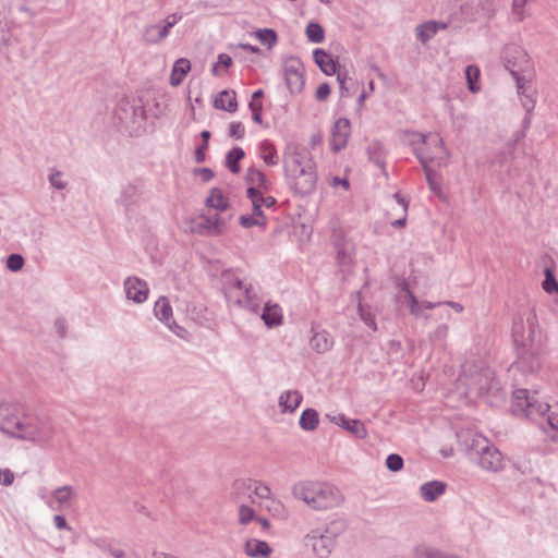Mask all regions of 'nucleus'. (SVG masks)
<instances>
[{
	"label": "nucleus",
	"mask_w": 558,
	"mask_h": 558,
	"mask_svg": "<svg viewBox=\"0 0 558 558\" xmlns=\"http://www.w3.org/2000/svg\"><path fill=\"white\" fill-rule=\"evenodd\" d=\"M260 318L268 328L280 326L283 322L281 306L277 303H272L271 301L266 302Z\"/></svg>",
	"instance_id": "obj_26"
},
{
	"label": "nucleus",
	"mask_w": 558,
	"mask_h": 558,
	"mask_svg": "<svg viewBox=\"0 0 558 558\" xmlns=\"http://www.w3.org/2000/svg\"><path fill=\"white\" fill-rule=\"evenodd\" d=\"M402 289L407 292V296H408V300H409L410 311H411V313L413 315H416V316L420 315L421 307L433 310V308H436L439 305H442L441 302L433 303V302L425 301V302L418 303V301L416 300L414 294L409 290L408 283H405V282L402 283Z\"/></svg>",
	"instance_id": "obj_36"
},
{
	"label": "nucleus",
	"mask_w": 558,
	"mask_h": 558,
	"mask_svg": "<svg viewBox=\"0 0 558 558\" xmlns=\"http://www.w3.org/2000/svg\"><path fill=\"white\" fill-rule=\"evenodd\" d=\"M543 289L547 293L558 292V281L556 280L553 270L549 268L545 269V279L543 281Z\"/></svg>",
	"instance_id": "obj_47"
},
{
	"label": "nucleus",
	"mask_w": 558,
	"mask_h": 558,
	"mask_svg": "<svg viewBox=\"0 0 558 558\" xmlns=\"http://www.w3.org/2000/svg\"><path fill=\"white\" fill-rule=\"evenodd\" d=\"M222 290L227 301L240 308L246 310L253 314H258L262 298L258 289L253 283L245 282L234 276L231 270L222 274Z\"/></svg>",
	"instance_id": "obj_3"
},
{
	"label": "nucleus",
	"mask_w": 558,
	"mask_h": 558,
	"mask_svg": "<svg viewBox=\"0 0 558 558\" xmlns=\"http://www.w3.org/2000/svg\"><path fill=\"white\" fill-rule=\"evenodd\" d=\"M319 423L318 412L315 409H305L300 416V427L303 430L312 432L315 430Z\"/></svg>",
	"instance_id": "obj_38"
},
{
	"label": "nucleus",
	"mask_w": 558,
	"mask_h": 558,
	"mask_svg": "<svg viewBox=\"0 0 558 558\" xmlns=\"http://www.w3.org/2000/svg\"><path fill=\"white\" fill-rule=\"evenodd\" d=\"M195 173L198 174L204 182H209L214 178V171L209 168L195 169Z\"/></svg>",
	"instance_id": "obj_63"
},
{
	"label": "nucleus",
	"mask_w": 558,
	"mask_h": 558,
	"mask_svg": "<svg viewBox=\"0 0 558 558\" xmlns=\"http://www.w3.org/2000/svg\"><path fill=\"white\" fill-rule=\"evenodd\" d=\"M449 333V327L446 324H440L436 329L429 333V339L433 342L444 341Z\"/></svg>",
	"instance_id": "obj_52"
},
{
	"label": "nucleus",
	"mask_w": 558,
	"mask_h": 558,
	"mask_svg": "<svg viewBox=\"0 0 558 558\" xmlns=\"http://www.w3.org/2000/svg\"><path fill=\"white\" fill-rule=\"evenodd\" d=\"M14 481V473L9 469L0 470V483L4 486H9Z\"/></svg>",
	"instance_id": "obj_59"
},
{
	"label": "nucleus",
	"mask_w": 558,
	"mask_h": 558,
	"mask_svg": "<svg viewBox=\"0 0 558 558\" xmlns=\"http://www.w3.org/2000/svg\"><path fill=\"white\" fill-rule=\"evenodd\" d=\"M259 205L266 208L275 207L277 204V201L272 196H264L263 193L258 196Z\"/></svg>",
	"instance_id": "obj_64"
},
{
	"label": "nucleus",
	"mask_w": 558,
	"mask_h": 558,
	"mask_svg": "<svg viewBox=\"0 0 558 558\" xmlns=\"http://www.w3.org/2000/svg\"><path fill=\"white\" fill-rule=\"evenodd\" d=\"M270 488L267 485L252 480H236L232 485V498L240 502L244 497L252 498L256 496L259 499H267L270 497Z\"/></svg>",
	"instance_id": "obj_15"
},
{
	"label": "nucleus",
	"mask_w": 558,
	"mask_h": 558,
	"mask_svg": "<svg viewBox=\"0 0 558 558\" xmlns=\"http://www.w3.org/2000/svg\"><path fill=\"white\" fill-rule=\"evenodd\" d=\"M293 496L303 500L314 510H328L339 507L343 497L340 490L331 484L304 481L295 484Z\"/></svg>",
	"instance_id": "obj_2"
},
{
	"label": "nucleus",
	"mask_w": 558,
	"mask_h": 558,
	"mask_svg": "<svg viewBox=\"0 0 558 558\" xmlns=\"http://www.w3.org/2000/svg\"><path fill=\"white\" fill-rule=\"evenodd\" d=\"M420 138L423 143L426 142L435 145L440 151V155L424 154L423 151L415 149V156L425 171L427 183L429 187L436 192L439 189L437 173L430 169L428 163L434 162L437 167L447 166L450 159V151L445 146L444 140L438 134L420 135Z\"/></svg>",
	"instance_id": "obj_5"
},
{
	"label": "nucleus",
	"mask_w": 558,
	"mask_h": 558,
	"mask_svg": "<svg viewBox=\"0 0 558 558\" xmlns=\"http://www.w3.org/2000/svg\"><path fill=\"white\" fill-rule=\"evenodd\" d=\"M245 153L241 147H233L227 153L226 167L232 172L238 173L240 171V161L244 158Z\"/></svg>",
	"instance_id": "obj_39"
},
{
	"label": "nucleus",
	"mask_w": 558,
	"mask_h": 558,
	"mask_svg": "<svg viewBox=\"0 0 558 558\" xmlns=\"http://www.w3.org/2000/svg\"><path fill=\"white\" fill-rule=\"evenodd\" d=\"M420 135H421L420 133H418V134H416V137H417L418 142H420L424 147H423V148L415 147V148H414V150H415V149H418V150L423 151L424 154H437V155H440L439 149H438L435 145H433V144H428V143H426V142H425V143H423V142L421 141V138H420Z\"/></svg>",
	"instance_id": "obj_60"
},
{
	"label": "nucleus",
	"mask_w": 558,
	"mask_h": 558,
	"mask_svg": "<svg viewBox=\"0 0 558 558\" xmlns=\"http://www.w3.org/2000/svg\"><path fill=\"white\" fill-rule=\"evenodd\" d=\"M245 181L250 185L257 186L258 189H260V191L268 192L270 190V182L266 178L265 173L258 169L250 168L246 172Z\"/></svg>",
	"instance_id": "obj_35"
},
{
	"label": "nucleus",
	"mask_w": 558,
	"mask_h": 558,
	"mask_svg": "<svg viewBox=\"0 0 558 558\" xmlns=\"http://www.w3.org/2000/svg\"><path fill=\"white\" fill-rule=\"evenodd\" d=\"M206 205L219 211H225L229 207V201L218 187H213L209 196L206 198Z\"/></svg>",
	"instance_id": "obj_37"
},
{
	"label": "nucleus",
	"mask_w": 558,
	"mask_h": 558,
	"mask_svg": "<svg viewBox=\"0 0 558 558\" xmlns=\"http://www.w3.org/2000/svg\"><path fill=\"white\" fill-rule=\"evenodd\" d=\"M511 75L514 77L517 83L518 95L521 104L527 113H532L535 107L534 90L532 86H527L524 77L518 74L517 70H511Z\"/></svg>",
	"instance_id": "obj_23"
},
{
	"label": "nucleus",
	"mask_w": 558,
	"mask_h": 558,
	"mask_svg": "<svg viewBox=\"0 0 558 558\" xmlns=\"http://www.w3.org/2000/svg\"><path fill=\"white\" fill-rule=\"evenodd\" d=\"M271 551L266 542L256 538H250L244 544V553L250 558H268Z\"/></svg>",
	"instance_id": "obj_29"
},
{
	"label": "nucleus",
	"mask_w": 558,
	"mask_h": 558,
	"mask_svg": "<svg viewBox=\"0 0 558 558\" xmlns=\"http://www.w3.org/2000/svg\"><path fill=\"white\" fill-rule=\"evenodd\" d=\"M347 530V522L337 518L326 524L325 527L311 530L304 536V544L311 547L318 558H328L336 547L337 538Z\"/></svg>",
	"instance_id": "obj_4"
},
{
	"label": "nucleus",
	"mask_w": 558,
	"mask_h": 558,
	"mask_svg": "<svg viewBox=\"0 0 558 558\" xmlns=\"http://www.w3.org/2000/svg\"><path fill=\"white\" fill-rule=\"evenodd\" d=\"M445 492L446 484L440 481L426 482L420 487L421 497L427 502L435 501L438 497L444 495Z\"/></svg>",
	"instance_id": "obj_32"
},
{
	"label": "nucleus",
	"mask_w": 558,
	"mask_h": 558,
	"mask_svg": "<svg viewBox=\"0 0 558 558\" xmlns=\"http://www.w3.org/2000/svg\"><path fill=\"white\" fill-rule=\"evenodd\" d=\"M240 225L243 228H252L254 226H265V220H260L253 216L242 215L239 219Z\"/></svg>",
	"instance_id": "obj_53"
},
{
	"label": "nucleus",
	"mask_w": 558,
	"mask_h": 558,
	"mask_svg": "<svg viewBox=\"0 0 558 558\" xmlns=\"http://www.w3.org/2000/svg\"><path fill=\"white\" fill-rule=\"evenodd\" d=\"M255 36L263 45H266L268 48L274 47L278 39L277 33L271 28L258 29L256 31Z\"/></svg>",
	"instance_id": "obj_46"
},
{
	"label": "nucleus",
	"mask_w": 558,
	"mask_h": 558,
	"mask_svg": "<svg viewBox=\"0 0 558 558\" xmlns=\"http://www.w3.org/2000/svg\"><path fill=\"white\" fill-rule=\"evenodd\" d=\"M517 348V360L510 369H518L523 373L533 374L541 368L538 348L535 343L532 345H519Z\"/></svg>",
	"instance_id": "obj_14"
},
{
	"label": "nucleus",
	"mask_w": 558,
	"mask_h": 558,
	"mask_svg": "<svg viewBox=\"0 0 558 558\" xmlns=\"http://www.w3.org/2000/svg\"><path fill=\"white\" fill-rule=\"evenodd\" d=\"M23 415H26V413L22 404L15 402L1 403L0 430L19 439V432L21 430L22 423L24 421Z\"/></svg>",
	"instance_id": "obj_9"
},
{
	"label": "nucleus",
	"mask_w": 558,
	"mask_h": 558,
	"mask_svg": "<svg viewBox=\"0 0 558 558\" xmlns=\"http://www.w3.org/2000/svg\"><path fill=\"white\" fill-rule=\"evenodd\" d=\"M305 34L311 43L319 44L325 38V31L319 23L311 22L307 24Z\"/></svg>",
	"instance_id": "obj_44"
},
{
	"label": "nucleus",
	"mask_w": 558,
	"mask_h": 558,
	"mask_svg": "<svg viewBox=\"0 0 558 558\" xmlns=\"http://www.w3.org/2000/svg\"><path fill=\"white\" fill-rule=\"evenodd\" d=\"M23 417L24 421L19 432V439L36 444H46L52 439L54 426L51 417L44 414H26Z\"/></svg>",
	"instance_id": "obj_6"
},
{
	"label": "nucleus",
	"mask_w": 558,
	"mask_h": 558,
	"mask_svg": "<svg viewBox=\"0 0 558 558\" xmlns=\"http://www.w3.org/2000/svg\"><path fill=\"white\" fill-rule=\"evenodd\" d=\"M124 291L129 300L135 303H143L147 300L149 289L145 280L138 277H128L124 280Z\"/></svg>",
	"instance_id": "obj_21"
},
{
	"label": "nucleus",
	"mask_w": 558,
	"mask_h": 558,
	"mask_svg": "<svg viewBox=\"0 0 558 558\" xmlns=\"http://www.w3.org/2000/svg\"><path fill=\"white\" fill-rule=\"evenodd\" d=\"M489 440L480 435L469 433L463 439L465 450L472 458H477L485 448H487Z\"/></svg>",
	"instance_id": "obj_28"
},
{
	"label": "nucleus",
	"mask_w": 558,
	"mask_h": 558,
	"mask_svg": "<svg viewBox=\"0 0 558 558\" xmlns=\"http://www.w3.org/2000/svg\"><path fill=\"white\" fill-rule=\"evenodd\" d=\"M416 37L422 44H426L436 34V21H427L416 26Z\"/></svg>",
	"instance_id": "obj_40"
},
{
	"label": "nucleus",
	"mask_w": 558,
	"mask_h": 558,
	"mask_svg": "<svg viewBox=\"0 0 558 558\" xmlns=\"http://www.w3.org/2000/svg\"><path fill=\"white\" fill-rule=\"evenodd\" d=\"M328 417L332 423L341 426L356 438L363 439L367 436V429L360 420L348 418L344 414L328 415Z\"/></svg>",
	"instance_id": "obj_24"
},
{
	"label": "nucleus",
	"mask_w": 558,
	"mask_h": 558,
	"mask_svg": "<svg viewBox=\"0 0 558 558\" xmlns=\"http://www.w3.org/2000/svg\"><path fill=\"white\" fill-rule=\"evenodd\" d=\"M329 95H330V86H329V84L322 83L317 87V89H316L315 98L318 101H324V100H326L328 98Z\"/></svg>",
	"instance_id": "obj_58"
},
{
	"label": "nucleus",
	"mask_w": 558,
	"mask_h": 558,
	"mask_svg": "<svg viewBox=\"0 0 558 558\" xmlns=\"http://www.w3.org/2000/svg\"><path fill=\"white\" fill-rule=\"evenodd\" d=\"M313 336L310 340L311 348L317 353H325L333 345V338L324 329L317 330L312 328Z\"/></svg>",
	"instance_id": "obj_27"
},
{
	"label": "nucleus",
	"mask_w": 558,
	"mask_h": 558,
	"mask_svg": "<svg viewBox=\"0 0 558 558\" xmlns=\"http://www.w3.org/2000/svg\"><path fill=\"white\" fill-rule=\"evenodd\" d=\"M294 192L300 195H308L314 192L317 182L315 167L287 175Z\"/></svg>",
	"instance_id": "obj_17"
},
{
	"label": "nucleus",
	"mask_w": 558,
	"mask_h": 558,
	"mask_svg": "<svg viewBox=\"0 0 558 558\" xmlns=\"http://www.w3.org/2000/svg\"><path fill=\"white\" fill-rule=\"evenodd\" d=\"M248 107L252 111V119L256 123H262V110L263 106L260 101H251Z\"/></svg>",
	"instance_id": "obj_54"
},
{
	"label": "nucleus",
	"mask_w": 558,
	"mask_h": 558,
	"mask_svg": "<svg viewBox=\"0 0 558 558\" xmlns=\"http://www.w3.org/2000/svg\"><path fill=\"white\" fill-rule=\"evenodd\" d=\"M359 314H360L361 319L369 328H372L373 330H376L377 327H376L374 317L372 316V314L369 312L365 311V308L361 304L359 305Z\"/></svg>",
	"instance_id": "obj_55"
},
{
	"label": "nucleus",
	"mask_w": 558,
	"mask_h": 558,
	"mask_svg": "<svg viewBox=\"0 0 558 558\" xmlns=\"http://www.w3.org/2000/svg\"><path fill=\"white\" fill-rule=\"evenodd\" d=\"M48 181L57 190H64L68 186V182L62 180V172L57 169L51 170Z\"/></svg>",
	"instance_id": "obj_50"
},
{
	"label": "nucleus",
	"mask_w": 558,
	"mask_h": 558,
	"mask_svg": "<svg viewBox=\"0 0 558 558\" xmlns=\"http://www.w3.org/2000/svg\"><path fill=\"white\" fill-rule=\"evenodd\" d=\"M550 405L546 402H539L530 397L526 389H517L513 392L511 410L514 415L525 416L527 418H534L543 416L549 412Z\"/></svg>",
	"instance_id": "obj_8"
},
{
	"label": "nucleus",
	"mask_w": 558,
	"mask_h": 558,
	"mask_svg": "<svg viewBox=\"0 0 558 558\" xmlns=\"http://www.w3.org/2000/svg\"><path fill=\"white\" fill-rule=\"evenodd\" d=\"M182 16L178 13L169 14L165 20L157 24H149L143 28L142 41L145 45H157L165 40L170 29L181 21Z\"/></svg>",
	"instance_id": "obj_12"
},
{
	"label": "nucleus",
	"mask_w": 558,
	"mask_h": 558,
	"mask_svg": "<svg viewBox=\"0 0 558 558\" xmlns=\"http://www.w3.org/2000/svg\"><path fill=\"white\" fill-rule=\"evenodd\" d=\"M335 248L340 264L347 265L351 262V254L348 252L344 243H342L340 240H336Z\"/></svg>",
	"instance_id": "obj_48"
},
{
	"label": "nucleus",
	"mask_w": 558,
	"mask_h": 558,
	"mask_svg": "<svg viewBox=\"0 0 558 558\" xmlns=\"http://www.w3.org/2000/svg\"><path fill=\"white\" fill-rule=\"evenodd\" d=\"M337 81L339 83V89H340L341 96H349V89L345 86L347 74L338 71Z\"/></svg>",
	"instance_id": "obj_61"
},
{
	"label": "nucleus",
	"mask_w": 558,
	"mask_h": 558,
	"mask_svg": "<svg viewBox=\"0 0 558 558\" xmlns=\"http://www.w3.org/2000/svg\"><path fill=\"white\" fill-rule=\"evenodd\" d=\"M476 459L478 465L488 472H498L504 469L502 453L490 441L487 448H485Z\"/></svg>",
	"instance_id": "obj_18"
},
{
	"label": "nucleus",
	"mask_w": 558,
	"mask_h": 558,
	"mask_svg": "<svg viewBox=\"0 0 558 558\" xmlns=\"http://www.w3.org/2000/svg\"><path fill=\"white\" fill-rule=\"evenodd\" d=\"M458 384L465 389V393L470 397H497L501 392L494 371L476 361L468 360L462 364Z\"/></svg>",
	"instance_id": "obj_1"
},
{
	"label": "nucleus",
	"mask_w": 558,
	"mask_h": 558,
	"mask_svg": "<svg viewBox=\"0 0 558 558\" xmlns=\"http://www.w3.org/2000/svg\"><path fill=\"white\" fill-rule=\"evenodd\" d=\"M413 556L414 558H448L449 555L434 547L421 544L413 548Z\"/></svg>",
	"instance_id": "obj_41"
},
{
	"label": "nucleus",
	"mask_w": 558,
	"mask_h": 558,
	"mask_svg": "<svg viewBox=\"0 0 558 558\" xmlns=\"http://www.w3.org/2000/svg\"><path fill=\"white\" fill-rule=\"evenodd\" d=\"M155 316L163 323L173 333L180 338H185L187 331L179 326L172 318V307L166 296H160L154 305Z\"/></svg>",
	"instance_id": "obj_16"
},
{
	"label": "nucleus",
	"mask_w": 558,
	"mask_h": 558,
	"mask_svg": "<svg viewBox=\"0 0 558 558\" xmlns=\"http://www.w3.org/2000/svg\"><path fill=\"white\" fill-rule=\"evenodd\" d=\"M190 70L191 63L187 59H178L172 66L170 84L172 86H179L183 82L184 77L186 76Z\"/></svg>",
	"instance_id": "obj_34"
},
{
	"label": "nucleus",
	"mask_w": 558,
	"mask_h": 558,
	"mask_svg": "<svg viewBox=\"0 0 558 558\" xmlns=\"http://www.w3.org/2000/svg\"><path fill=\"white\" fill-rule=\"evenodd\" d=\"M245 129L241 122H232L229 125V135L235 138H242L244 136Z\"/></svg>",
	"instance_id": "obj_57"
},
{
	"label": "nucleus",
	"mask_w": 558,
	"mask_h": 558,
	"mask_svg": "<svg viewBox=\"0 0 558 558\" xmlns=\"http://www.w3.org/2000/svg\"><path fill=\"white\" fill-rule=\"evenodd\" d=\"M198 220L196 226L198 233L217 236L223 232L225 220L219 215L213 217L201 215Z\"/></svg>",
	"instance_id": "obj_22"
},
{
	"label": "nucleus",
	"mask_w": 558,
	"mask_h": 558,
	"mask_svg": "<svg viewBox=\"0 0 558 558\" xmlns=\"http://www.w3.org/2000/svg\"><path fill=\"white\" fill-rule=\"evenodd\" d=\"M255 510L245 504H240L238 509V522L240 525H247L256 520Z\"/></svg>",
	"instance_id": "obj_45"
},
{
	"label": "nucleus",
	"mask_w": 558,
	"mask_h": 558,
	"mask_svg": "<svg viewBox=\"0 0 558 558\" xmlns=\"http://www.w3.org/2000/svg\"><path fill=\"white\" fill-rule=\"evenodd\" d=\"M24 266V258L21 254H11L7 258V268L11 271H19Z\"/></svg>",
	"instance_id": "obj_51"
},
{
	"label": "nucleus",
	"mask_w": 558,
	"mask_h": 558,
	"mask_svg": "<svg viewBox=\"0 0 558 558\" xmlns=\"http://www.w3.org/2000/svg\"><path fill=\"white\" fill-rule=\"evenodd\" d=\"M537 319L533 311L526 310L515 316L512 325V338L515 347L535 343Z\"/></svg>",
	"instance_id": "obj_7"
},
{
	"label": "nucleus",
	"mask_w": 558,
	"mask_h": 558,
	"mask_svg": "<svg viewBox=\"0 0 558 558\" xmlns=\"http://www.w3.org/2000/svg\"><path fill=\"white\" fill-rule=\"evenodd\" d=\"M214 106L228 112H234L238 108L235 93L233 90H222L215 98Z\"/></svg>",
	"instance_id": "obj_33"
},
{
	"label": "nucleus",
	"mask_w": 558,
	"mask_h": 558,
	"mask_svg": "<svg viewBox=\"0 0 558 558\" xmlns=\"http://www.w3.org/2000/svg\"><path fill=\"white\" fill-rule=\"evenodd\" d=\"M283 75L291 94H300L305 85V69L303 62L293 56L283 62Z\"/></svg>",
	"instance_id": "obj_13"
},
{
	"label": "nucleus",
	"mask_w": 558,
	"mask_h": 558,
	"mask_svg": "<svg viewBox=\"0 0 558 558\" xmlns=\"http://www.w3.org/2000/svg\"><path fill=\"white\" fill-rule=\"evenodd\" d=\"M259 151L262 159L268 166H276L278 163L277 149L269 141H264L259 144Z\"/></svg>",
	"instance_id": "obj_42"
},
{
	"label": "nucleus",
	"mask_w": 558,
	"mask_h": 558,
	"mask_svg": "<svg viewBox=\"0 0 558 558\" xmlns=\"http://www.w3.org/2000/svg\"><path fill=\"white\" fill-rule=\"evenodd\" d=\"M282 163L286 177L315 167L310 151L298 145L286 148Z\"/></svg>",
	"instance_id": "obj_10"
},
{
	"label": "nucleus",
	"mask_w": 558,
	"mask_h": 558,
	"mask_svg": "<svg viewBox=\"0 0 558 558\" xmlns=\"http://www.w3.org/2000/svg\"><path fill=\"white\" fill-rule=\"evenodd\" d=\"M54 328L60 337H65L68 324L64 318H57L54 322Z\"/></svg>",
	"instance_id": "obj_62"
},
{
	"label": "nucleus",
	"mask_w": 558,
	"mask_h": 558,
	"mask_svg": "<svg viewBox=\"0 0 558 558\" xmlns=\"http://www.w3.org/2000/svg\"><path fill=\"white\" fill-rule=\"evenodd\" d=\"M480 69L476 65H468L465 69V77L468 82V87L471 93H477L481 87L478 85L480 80Z\"/></svg>",
	"instance_id": "obj_43"
},
{
	"label": "nucleus",
	"mask_w": 558,
	"mask_h": 558,
	"mask_svg": "<svg viewBox=\"0 0 558 558\" xmlns=\"http://www.w3.org/2000/svg\"><path fill=\"white\" fill-rule=\"evenodd\" d=\"M504 60L506 68L511 70L523 71L527 68L530 60L527 53L517 45L506 46L504 49Z\"/></svg>",
	"instance_id": "obj_19"
},
{
	"label": "nucleus",
	"mask_w": 558,
	"mask_h": 558,
	"mask_svg": "<svg viewBox=\"0 0 558 558\" xmlns=\"http://www.w3.org/2000/svg\"><path fill=\"white\" fill-rule=\"evenodd\" d=\"M143 196V183L134 180L121 185L116 203L121 207L128 218H131L135 209L140 207Z\"/></svg>",
	"instance_id": "obj_11"
},
{
	"label": "nucleus",
	"mask_w": 558,
	"mask_h": 558,
	"mask_svg": "<svg viewBox=\"0 0 558 558\" xmlns=\"http://www.w3.org/2000/svg\"><path fill=\"white\" fill-rule=\"evenodd\" d=\"M76 492L71 485L60 486L52 490L51 500H47V505L53 509H61L63 506L70 504V501L76 498Z\"/></svg>",
	"instance_id": "obj_25"
},
{
	"label": "nucleus",
	"mask_w": 558,
	"mask_h": 558,
	"mask_svg": "<svg viewBox=\"0 0 558 558\" xmlns=\"http://www.w3.org/2000/svg\"><path fill=\"white\" fill-rule=\"evenodd\" d=\"M530 0H513L512 1V12L517 16L518 21H522L524 19L523 8Z\"/></svg>",
	"instance_id": "obj_56"
},
{
	"label": "nucleus",
	"mask_w": 558,
	"mask_h": 558,
	"mask_svg": "<svg viewBox=\"0 0 558 558\" xmlns=\"http://www.w3.org/2000/svg\"><path fill=\"white\" fill-rule=\"evenodd\" d=\"M314 62L318 65L323 73L326 75H332L338 73L337 66L338 62L335 61L329 53H327L324 49H315L313 51Z\"/></svg>",
	"instance_id": "obj_31"
},
{
	"label": "nucleus",
	"mask_w": 558,
	"mask_h": 558,
	"mask_svg": "<svg viewBox=\"0 0 558 558\" xmlns=\"http://www.w3.org/2000/svg\"><path fill=\"white\" fill-rule=\"evenodd\" d=\"M303 396L298 390H287L279 397L278 404L282 413H293L302 403Z\"/></svg>",
	"instance_id": "obj_30"
},
{
	"label": "nucleus",
	"mask_w": 558,
	"mask_h": 558,
	"mask_svg": "<svg viewBox=\"0 0 558 558\" xmlns=\"http://www.w3.org/2000/svg\"><path fill=\"white\" fill-rule=\"evenodd\" d=\"M403 458L398 453H391L386 459V466L391 472H399L403 468Z\"/></svg>",
	"instance_id": "obj_49"
},
{
	"label": "nucleus",
	"mask_w": 558,
	"mask_h": 558,
	"mask_svg": "<svg viewBox=\"0 0 558 558\" xmlns=\"http://www.w3.org/2000/svg\"><path fill=\"white\" fill-rule=\"evenodd\" d=\"M351 133V123L347 118H339L333 123L331 130L330 145L335 153L340 151L347 146L348 138Z\"/></svg>",
	"instance_id": "obj_20"
}]
</instances>
